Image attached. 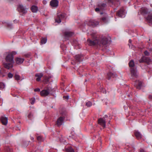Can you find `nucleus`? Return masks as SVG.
<instances>
[{
  "mask_svg": "<svg viewBox=\"0 0 152 152\" xmlns=\"http://www.w3.org/2000/svg\"><path fill=\"white\" fill-rule=\"evenodd\" d=\"M91 36L92 39H88L87 40L88 44L90 46L102 47L106 46L110 41V38L103 36H97L95 34H92Z\"/></svg>",
  "mask_w": 152,
  "mask_h": 152,
  "instance_id": "f257e3e1",
  "label": "nucleus"
},
{
  "mask_svg": "<svg viewBox=\"0 0 152 152\" xmlns=\"http://www.w3.org/2000/svg\"><path fill=\"white\" fill-rule=\"evenodd\" d=\"M16 54L15 51H13L11 54H9L6 58V63H3V65L5 68L9 69L12 66L13 63L14 62L13 55Z\"/></svg>",
  "mask_w": 152,
  "mask_h": 152,
  "instance_id": "f03ea898",
  "label": "nucleus"
},
{
  "mask_svg": "<svg viewBox=\"0 0 152 152\" xmlns=\"http://www.w3.org/2000/svg\"><path fill=\"white\" fill-rule=\"evenodd\" d=\"M134 61L132 60H131L129 63V66L130 67H131L130 69L131 75L130 78L131 79L137 78V77L136 68L134 67Z\"/></svg>",
  "mask_w": 152,
  "mask_h": 152,
  "instance_id": "7ed1b4c3",
  "label": "nucleus"
},
{
  "mask_svg": "<svg viewBox=\"0 0 152 152\" xmlns=\"http://www.w3.org/2000/svg\"><path fill=\"white\" fill-rule=\"evenodd\" d=\"M53 90V89H52L50 86H48L46 87L45 89L40 92V94L42 96H48L50 94H52Z\"/></svg>",
  "mask_w": 152,
  "mask_h": 152,
  "instance_id": "20e7f679",
  "label": "nucleus"
},
{
  "mask_svg": "<svg viewBox=\"0 0 152 152\" xmlns=\"http://www.w3.org/2000/svg\"><path fill=\"white\" fill-rule=\"evenodd\" d=\"M66 17L65 14L61 13H58L57 15V16L55 19L56 22L59 23L61 22V20H64Z\"/></svg>",
  "mask_w": 152,
  "mask_h": 152,
  "instance_id": "39448f33",
  "label": "nucleus"
},
{
  "mask_svg": "<svg viewBox=\"0 0 152 152\" xmlns=\"http://www.w3.org/2000/svg\"><path fill=\"white\" fill-rule=\"evenodd\" d=\"M106 6V4L105 3L99 4L97 5V7L95 9V11L97 12L102 11L104 10Z\"/></svg>",
  "mask_w": 152,
  "mask_h": 152,
  "instance_id": "423d86ee",
  "label": "nucleus"
},
{
  "mask_svg": "<svg viewBox=\"0 0 152 152\" xmlns=\"http://www.w3.org/2000/svg\"><path fill=\"white\" fill-rule=\"evenodd\" d=\"M17 9L19 12L22 14H25L27 12L26 9L22 5H19Z\"/></svg>",
  "mask_w": 152,
  "mask_h": 152,
  "instance_id": "0eeeda50",
  "label": "nucleus"
},
{
  "mask_svg": "<svg viewBox=\"0 0 152 152\" xmlns=\"http://www.w3.org/2000/svg\"><path fill=\"white\" fill-rule=\"evenodd\" d=\"M107 3L110 6L113 5L114 6H116L118 4H120L119 0H107Z\"/></svg>",
  "mask_w": 152,
  "mask_h": 152,
  "instance_id": "6e6552de",
  "label": "nucleus"
},
{
  "mask_svg": "<svg viewBox=\"0 0 152 152\" xmlns=\"http://www.w3.org/2000/svg\"><path fill=\"white\" fill-rule=\"evenodd\" d=\"M87 24L89 26L94 27L98 25L99 24V22L95 20H90L87 21Z\"/></svg>",
  "mask_w": 152,
  "mask_h": 152,
  "instance_id": "1a4fd4ad",
  "label": "nucleus"
},
{
  "mask_svg": "<svg viewBox=\"0 0 152 152\" xmlns=\"http://www.w3.org/2000/svg\"><path fill=\"white\" fill-rule=\"evenodd\" d=\"M139 61L140 63L145 62L148 64L151 61V60L148 57L143 56Z\"/></svg>",
  "mask_w": 152,
  "mask_h": 152,
  "instance_id": "9d476101",
  "label": "nucleus"
},
{
  "mask_svg": "<svg viewBox=\"0 0 152 152\" xmlns=\"http://www.w3.org/2000/svg\"><path fill=\"white\" fill-rule=\"evenodd\" d=\"M98 124L101 126L103 128L106 126V121L103 118H99L98 120Z\"/></svg>",
  "mask_w": 152,
  "mask_h": 152,
  "instance_id": "9b49d317",
  "label": "nucleus"
},
{
  "mask_svg": "<svg viewBox=\"0 0 152 152\" xmlns=\"http://www.w3.org/2000/svg\"><path fill=\"white\" fill-rule=\"evenodd\" d=\"M124 10L123 8H122L118 11L116 15L120 17L123 18L124 17Z\"/></svg>",
  "mask_w": 152,
  "mask_h": 152,
  "instance_id": "f8f14e48",
  "label": "nucleus"
},
{
  "mask_svg": "<svg viewBox=\"0 0 152 152\" xmlns=\"http://www.w3.org/2000/svg\"><path fill=\"white\" fill-rule=\"evenodd\" d=\"M73 34L74 33L71 31H66L64 33V36L66 39L72 36Z\"/></svg>",
  "mask_w": 152,
  "mask_h": 152,
  "instance_id": "ddd939ff",
  "label": "nucleus"
},
{
  "mask_svg": "<svg viewBox=\"0 0 152 152\" xmlns=\"http://www.w3.org/2000/svg\"><path fill=\"white\" fill-rule=\"evenodd\" d=\"M64 120V118L60 117L56 121V124L58 126H60L62 125Z\"/></svg>",
  "mask_w": 152,
  "mask_h": 152,
  "instance_id": "4468645a",
  "label": "nucleus"
},
{
  "mask_svg": "<svg viewBox=\"0 0 152 152\" xmlns=\"http://www.w3.org/2000/svg\"><path fill=\"white\" fill-rule=\"evenodd\" d=\"M142 83L141 81H140L139 80H136L134 83V85L136 88L140 89Z\"/></svg>",
  "mask_w": 152,
  "mask_h": 152,
  "instance_id": "2eb2a0df",
  "label": "nucleus"
},
{
  "mask_svg": "<svg viewBox=\"0 0 152 152\" xmlns=\"http://www.w3.org/2000/svg\"><path fill=\"white\" fill-rule=\"evenodd\" d=\"M58 4V1L57 0H52L50 2V5L53 7H57Z\"/></svg>",
  "mask_w": 152,
  "mask_h": 152,
  "instance_id": "dca6fc26",
  "label": "nucleus"
},
{
  "mask_svg": "<svg viewBox=\"0 0 152 152\" xmlns=\"http://www.w3.org/2000/svg\"><path fill=\"white\" fill-rule=\"evenodd\" d=\"M1 121L3 125H6L7 124L8 122L7 118L6 117L2 116L1 118Z\"/></svg>",
  "mask_w": 152,
  "mask_h": 152,
  "instance_id": "f3484780",
  "label": "nucleus"
},
{
  "mask_svg": "<svg viewBox=\"0 0 152 152\" xmlns=\"http://www.w3.org/2000/svg\"><path fill=\"white\" fill-rule=\"evenodd\" d=\"M83 56L81 55H77L75 56V58L77 62H80L82 61Z\"/></svg>",
  "mask_w": 152,
  "mask_h": 152,
  "instance_id": "a211bd4d",
  "label": "nucleus"
},
{
  "mask_svg": "<svg viewBox=\"0 0 152 152\" xmlns=\"http://www.w3.org/2000/svg\"><path fill=\"white\" fill-rule=\"evenodd\" d=\"M116 77V74L110 72L107 74V78L108 80H110L111 78H115Z\"/></svg>",
  "mask_w": 152,
  "mask_h": 152,
  "instance_id": "6ab92c4d",
  "label": "nucleus"
},
{
  "mask_svg": "<svg viewBox=\"0 0 152 152\" xmlns=\"http://www.w3.org/2000/svg\"><path fill=\"white\" fill-rule=\"evenodd\" d=\"M24 59V58L18 57L16 58L15 61L16 63L18 64H20L22 63Z\"/></svg>",
  "mask_w": 152,
  "mask_h": 152,
  "instance_id": "aec40b11",
  "label": "nucleus"
},
{
  "mask_svg": "<svg viewBox=\"0 0 152 152\" xmlns=\"http://www.w3.org/2000/svg\"><path fill=\"white\" fill-rule=\"evenodd\" d=\"M141 13L142 14H147L148 12V9L145 7H142L141 9Z\"/></svg>",
  "mask_w": 152,
  "mask_h": 152,
  "instance_id": "412c9836",
  "label": "nucleus"
},
{
  "mask_svg": "<svg viewBox=\"0 0 152 152\" xmlns=\"http://www.w3.org/2000/svg\"><path fill=\"white\" fill-rule=\"evenodd\" d=\"M134 134L137 138L138 139H139L142 137V135L140 133L137 131H135Z\"/></svg>",
  "mask_w": 152,
  "mask_h": 152,
  "instance_id": "4be33fe9",
  "label": "nucleus"
},
{
  "mask_svg": "<svg viewBox=\"0 0 152 152\" xmlns=\"http://www.w3.org/2000/svg\"><path fill=\"white\" fill-rule=\"evenodd\" d=\"M65 149L66 152H74V150L72 148L71 146L68 147H66Z\"/></svg>",
  "mask_w": 152,
  "mask_h": 152,
  "instance_id": "5701e85b",
  "label": "nucleus"
},
{
  "mask_svg": "<svg viewBox=\"0 0 152 152\" xmlns=\"http://www.w3.org/2000/svg\"><path fill=\"white\" fill-rule=\"evenodd\" d=\"M31 10L33 12H36L38 10V8L37 6L33 5L31 7Z\"/></svg>",
  "mask_w": 152,
  "mask_h": 152,
  "instance_id": "b1692460",
  "label": "nucleus"
},
{
  "mask_svg": "<svg viewBox=\"0 0 152 152\" xmlns=\"http://www.w3.org/2000/svg\"><path fill=\"white\" fill-rule=\"evenodd\" d=\"M146 19L149 23H152V15H148Z\"/></svg>",
  "mask_w": 152,
  "mask_h": 152,
  "instance_id": "393cba45",
  "label": "nucleus"
},
{
  "mask_svg": "<svg viewBox=\"0 0 152 152\" xmlns=\"http://www.w3.org/2000/svg\"><path fill=\"white\" fill-rule=\"evenodd\" d=\"M36 77H37L36 78V80L37 81H39L41 79V78L42 76V74L38 75V74H36L35 75Z\"/></svg>",
  "mask_w": 152,
  "mask_h": 152,
  "instance_id": "a878e982",
  "label": "nucleus"
},
{
  "mask_svg": "<svg viewBox=\"0 0 152 152\" xmlns=\"http://www.w3.org/2000/svg\"><path fill=\"white\" fill-rule=\"evenodd\" d=\"M4 151L5 152H11L12 150L9 147L5 146L4 148Z\"/></svg>",
  "mask_w": 152,
  "mask_h": 152,
  "instance_id": "bb28decb",
  "label": "nucleus"
},
{
  "mask_svg": "<svg viewBox=\"0 0 152 152\" xmlns=\"http://www.w3.org/2000/svg\"><path fill=\"white\" fill-rule=\"evenodd\" d=\"M47 40V39L46 38H42L41 40V43L42 44H45Z\"/></svg>",
  "mask_w": 152,
  "mask_h": 152,
  "instance_id": "cd10ccee",
  "label": "nucleus"
},
{
  "mask_svg": "<svg viewBox=\"0 0 152 152\" xmlns=\"http://www.w3.org/2000/svg\"><path fill=\"white\" fill-rule=\"evenodd\" d=\"M5 86L4 84L2 82L0 83V89L2 90L5 87Z\"/></svg>",
  "mask_w": 152,
  "mask_h": 152,
  "instance_id": "c85d7f7f",
  "label": "nucleus"
},
{
  "mask_svg": "<svg viewBox=\"0 0 152 152\" xmlns=\"http://www.w3.org/2000/svg\"><path fill=\"white\" fill-rule=\"evenodd\" d=\"M37 139L38 141L39 142H41L43 140V138L41 136H39L37 137Z\"/></svg>",
  "mask_w": 152,
  "mask_h": 152,
  "instance_id": "c756f323",
  "label": "nucleus"
},
{
  "mask_svg": "<svg viewBox=\"0 0 152 152\" xmlns=\"http://www.w3.org/2000/svg\"><path fill=\"white\" fill-rule=\"evenodd\" d=\"M92 105V103L90 101H88L86 103V105L88 107H90Z\"/></svg>",
  "mask_w": 152,
  "mask_h": 152,
  "instance_id": "7c9ffc66",
  "label": "nucleus"
},
{
  "mask_svg": "<svg viewBox=\"0 0 152 152\" xmlns=\"http://www.w3.org/2000/svg\"><path fill=\"white\" fill-rule=\"evenodd\" d=\"M15 80H20V76L16 74L14 77Z\"/></svg>",
  "mask_w": 152,
  "mask_h": 152,
  "instance_id": "2f4dec72",
  "label": "nucleus"
},
{
  "mask_svg": "<svg viewBox=\"0 0 152 152\" xmlns=\"http://www.w3.org/2000/svg\"><path fill=\"white\" fill-rule=\"evenodd\" d=\"M31 101V103L32 104H34L35 99L34 98H32L30 99Z\"/></svg>",
  "mask_w": 152,
  "mask_h": 152,
  "instance_id": "473e14b6",
  "label": "nucleus"
},
{
  "mask_svg": "<svg viewBox=\"0 0 152 152\" xmlns=\"http://www.w3.org/2000/svg\"><path fill=\"white\" fill-rule=\"evenodd\" d=\"M33 115L31 113H30L28 115V118L30 119H31L33 117Z\"/></svg>",
  "mask_w": 152,
  "mask_h": 152,
  "instance_id": "72a5a7b5",
  "label": "nucleus"
},
{
  "mask_svg": "<svg viewBox=\"0 0 152 152\" xmlns=\"http://www.w3.org/2000/svg\"><path fill=\"white\" fill-rule=\"evenodd\" d=\"M8 76L10 78H12L13 77V75L10 73H9L8 74Z\"/></svg>",
  "mask_w": 152,
  "mask_h": 152,
  "instance_id": "f704fd0d",
  "label": "nucleus"
},
{
  "mask_svg": "<svg viewBox=\"0 0 152 152\" xmlns=\"http://www.w3.org/2000/svg\"><path fill=\"white\" fill-rule=\"evenodd\" d=\"M26 143L25 144V143H23V147H27L28 144V142H26Z\"/></svg>",
  "mask_w": 152,
  "mask_h": 152,
  "instance_id": "c9c22d12",
  "label": "nucleus"
},
{
  "mask_svg": "<svg viewBox=\"0 0 152 152\" xmlns=\"http://www.w3.org/2000/svg\"><path fill=\"white\" fill-rule=\"evenodd\" d=\"M7 27L10 28H12V25L10 24H7Z\"/></svg>",
  "mask_w": 152,
  "mask_h": 152,
  "instance_id": "e433bc0d",
  "label": "nucleus"
},
{
  "mask_svg": "<svg viewBox=\"0 0 152 152\" xmlns=\"http://www.w3.org/2000/svg\"><path fill=\"white\" fill-rule=\"evenodd\" d=\"M144 53L145 56H148L149 55V53L147 51H145L144 52Z\"/></svg>",
  "mask_w": 152,
  "mask_h": 152,
  "instance_id": "4c0bfd02",
  "label": "nucleus"
},
{
  "mask_svg": "<svg viewBox=\"0 0 152 152\" xmlns=\"http://www.w3.org/2000/svg\"><path fill=\"white\" fill-rule=\"evenodd\" d=\"M106 18L105 17H103L102 18L101 20L103 22H105L106 21Z\"/></svg>",
  "mask_w": 152,
  "mask_h": 152,
  "instance_id": "58836bf2",
  "label": "nucleus"
},
{
  "mask_svg": "<svg viewBox=\"0 0 152 152\" xmlns=\"http://www.w3.org/2000/svg\"><path fill=\"white\" fill-rule=\"evenodd\" d=\"M40 89L39 88H35L34 89V91L35 92L39 91H40Z\"/></svg>",
  "mask_w": 152,
  "mask_h": 152,
  "instance_id": "ea45409f",
  "label": "nucleus"
},
{
  "mask_svg": "<svg viewBox=\"0 0 152 152\" xmlns=\"http://www.w3.org/2000/svg\"><path fill=\"white\" fill-rule=\"evenodd\" d=\"M73 42H75V45H77V41L76 40H73Z\"/></svg>",
  "mask_w": 152,
  "mask_h": 152,
  "instance_id": "a19ab883",
  "label": "nucleus"
},
{
  "mask_svg": "<svg viewBox=\"0 0 152 152\" xmlns=\"http://www.w3.org/2000/svg\"><path fill=\"white\" fill-rule=\"evenodd\" d=\"M35 151L36 152H38L39 151V152H42V150L39 149H38L37 150H35Z\"/></svg>",
  "mask_w": 152,
  "mask_h": 152,
  "instance_id": "79ce46f5",
  "label": "nucleus"
},
{
  "mask_svg": "<svg viewBox=\"0 0 152 152\" xmlns=\"http://www.w3.org/2000/svg\"><path fill=\"white\" fill-rule=\"evenodd\" d=\"M30 54H26L25 55V56L26 57H29L30 56Z\"/></svg>",
  "mask_w": 152,
  "mask_h": 152,
  "instance_id": "37998d69",
  "label": "nucleus"
},
{
  "mask_svg": "<svg viewBox=\"0 0 152 152\" xmlns=\"http://www.w3.org/2000/svg\"><path fill=\"white\" fill-rule=\"evenodd\" d=\"M149 98L150 99H152V95H149Z\"/></svg>",
  "mask_w": 152,
  "mask_h": 152,
  "instance_id": "c03bdc74",
  "label": "nucleus"
},
{
  "mask_svg": "<svg viewBox=\"0 0 152 152\" xmlns=\"http://www.w3.org/2000/svg\"><path fill=\"white\" fill-rule=\"evenodd\" d=\"M42 2H43V3L44 4H46V3H47L46 1L45 0H44Z\"/></svg>",
  "mask_w": 152,
  "mask_h": 152,
  "instance_id": "a18cd8bd",
  "label": "nucleus"
},
{
  "mask_svg": "<svg viewBox=\"0 0 152 152\" xmlns=\"http://www.w3.org/2000/svg\"><path fill=\"white\" fill-rule=\"evenodd\" d=\"M63 97L64 98H66V99H68L69 96H64Z\"/></svg>",
  "mask_w": 152,
  "mask_h": 152,
  "instance_id": "49530a36",
  "label": "nucleus"
},
{
  "mask_svg": "<svg viewBox=\"0 0 152 152\" xmlns=\"http://www.w3.org/2000/svg\"><path fill=\"white\" fill-rule=\"evenodd\" d=\"M139 152H145V151L144 150H143V149H141L140 150Z\"/></svg>",
  "mask_w": 152,
  "mask_h": 152,
  "instance_id": "de8ad7c7",
  "label": "nucleus"
},
{
  "mask_svg": "<svg viewBox=\"0 0 152 152\" xmlns=\"http://www.w3.org/2000/svg\"><path fill=\"white\" fill-rule=\"evenodd\" d=\"M31 140H33L34 139V138L32 137H31Z\"/></svg>",
  "mask_w": 152,
  "mask_h": 152,
  "instance_id": "09e8293b",
  "label": "nucleus"
},
{
  "mask_svg": "<svg viewBox=\"0 0 152 152\" xmlns=\"http://www.w3.org/2000/svg\"><path fill=\"white\" fill-rule=\"evenodd\" d=\"M129 43H131V42H132V40L130 39H129Z\"/></svg>",
  "mask_w": 152,
  "mask_h": 152,
  "instance_id": "8fccbe9b",
  "label": "nucleus"
},
{
  "mask_svg": "<svg viewBox=\"0 0 152 152\" xmlns=\"http://www.w3.org/2000/svg\"><path fill=\"white\" fill-rule=\"evenodd\" d=\"M107 117H108V116L107 115H104V118H107Z\"/></svg>",
  "mask_w": 152,
  "mask_h": 152,
  "instance_id": "3c124183",
  "label": "nucleus"
},
{
  "mask_svg": "<svg viewBox=\"0 0 152 152\" xmlns=\"http://www.w3.org/2000/svg\"><path fill=\"white\" fill-rule=\"evenodd\" d=\"M103 14V13L102 12H101L100 13V14Z\"/></svg>",
  "mask_w": 152,
  "mask_h": 152,
  "instance_id": "603ef678",
  "label": "nucleus"
},
{
  "mask_svg": "<svg viewBox=\"0 0 152 152\" xmlns=\"http://www.w3.org/2000/svg\"><path fill=\"white\" fill-rule=\"evenodd\" d=\"M151 7H152V4H151Z\"/></svg>",
  "mask_w": 152,
  "mask_h": 152,
  "instance_id": "864d4df0",
  "label": "nucleus"
},
{
  "mask_svg": "<svg viewBox=\"0 0 152 152\" xmlns=\"http://www.w3.org/2000/svg\"><path fill=\"white\" fill-rule=\"evenodd\" d=\"M1 99H0V102L1 101Z\"/></svg>",
  "mask_w": 152,
  "mask_h": 152,
  "instance_id": "5fc2aeb1",
  "label": "nucleus"
}]
</instances>
